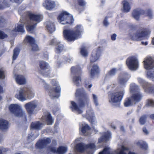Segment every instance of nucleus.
Returning <instances> with one entry per match:
<instances>
[{"label":"nucleus","instance_id":"nucleus-1","mask_svg":"<svg viewBox=\"0 0 154 154\" xmlns=\"http://www.w3.org/2000/svg\"><path fill=\"white\" fill-rule=\"evenodd\" d=\"M75 95L76 97H79L78 106L75 102L71 101H70L71 106L70 107L72 110H76L79 114H80L82 112V111L80 108L84 107L86 104L88 105L89 103L88 97L83 88L77 89L75 93Z\"/></svg>","mask_w":154,"mask_h":154},{"label":"nucleus","instance_id":"nucleus-2","mask_svg":"<svg viewBox=\"0 0 154 154\" xmlns=\"http://www.w3.org/2000/svg\"><path fill=\"white\" fill-rule=\"evenodd\" d=\"M69 27L65 26V29L63 31L64 38L69 42L73 41L80 37L83 31V27L81 25H76L73 29H67Z\"/></svg>","mask_w":154,"mask_h":154},{"label":"nucleus","instance_id":"nucleus-3","mask_svg":"<svg viewBox=\"0 0 154 154\" xmlns=\"http://www.w3.org/2000/svg\"><path fill=\"white\" fill-rule=\"evenodd\" d=\"M58 21L61 24L72 25L73 23L74 19L73 16L66 11H62L57 17Z\"/></svg>","mask_w":154,"mask_h":154},{"label":"nucleus","instance_id":"nucleus-4","mask_svg":"<svg viewBox=\"0 0 154 154\" xmlns=\"http://www.w3.org/2000/svg\"><path fill=\"white\" fill-rule=\"evenodd\" d=\"M34 96V94L31 89L24 87L19 91L18 94L15 95V97L19 100L23 101L26 100V97L29 98Z\"/></svg>","mask_w":154,"mask_h":154},{"label":"nucleus","instance_id":"nucleus-5","mask_svg":"<svg viewBox=\"0 0 154 154\" xmlns=\"http://www.w3.org/2000/svg\"><path fill=\"white\" fill-rule=\"evenodd\" d=\"M132 15L133 17L137 20H139L140 16L141 15L148 16L150 18H152V12L150 9L145 11L140 8H137L133 11Z\"/></svg>","mask_w":154,"mask_h":154},{"label":"nucleus","instance_id":"nucleus-6","mask_svg":"<svg viewBox=\"0 0 154 154\" xmlns=\"http://www.w3.org/2000/svg\"><path fill=\"white\" fill-rule=\"evenodd\" d=\"M10 111L17 117H24L26 122L27 121L26 117L25 114L22 110L20 106L17 104H11L9 107Z\"/></svg>","mask_w":154,"mask_h":154},{"label":"nucleus","instance_id":"nucleus-7","mask_svg":"<svg viewBox=\"0 0 154 154\" xmlns=\"http://www.w3.org/2000/svg\"><path fill=\"white\" fill-rule=\"evenodd\" d=\"M140 32H137L135 34L131 35V38L132 40L139 41L143 40L144 37L149 35L150 31L148 28H142Z\"/></svg>","mask_w":154,"mask_h":154},{"label":"nucleus","instance_id":"nucleus-8","mask_svg":"<svg viewBox=\"0 0 154 154\" xmlns=\"http://www.w3.org/2000/svg\"><path fill=\"white\" fill-rule=\"evenodd\" d=\"M124 93V90L111 93L110 97L112 103L114 104H119L123 97Z\"/></svg>","mask_w":154,"mask_h":154},{"label":"nucleus","instance_id":"nucleus-9","mask_svg":"<svg viewBox=\"0 0 154 154\" xmlns=\"http://www.w3.org/2000/svg\"><path fill=\"white\" fill-rule=\"evenodd\" d=\"M126 64L128 67L131 69L136 70L138 67V62L134 57H128L126 60Z\"/></svg>","mask_w":154,"mask_h":154},{"label":"nucleus","instance_id":"nucleus-10","mask_svg":"<svg viewBox=\"0 0 154 154\" xmlns=\"http://www.w3.org/2000/svg\"><path fill=\"white\" fill-rule=\"evenodd\" d=\"M39 66L41 69L40 72L43 75H48L51 71L48 63L44 61L39 62Z\"/></svg>","mask_w":154,"mask_h":154},{"label":"nucleus","instance_id":"nucleus-11","mask_svg":"<svg viewBox=\"0 0 154 154\" xmlns=\"http://www.w3.org/2000/svg\"><path fill=\"white\" fill-rule=\"evenodd\" d=\"M24 42L25 43H29L31 47V49L33 51H38L39 50L38 45L36 44L35 39L29 35L26 36L25 38Z\"/></svg>","mask_w":154,"mask_h":154},{"label":"nucleus","instance_id":"nucleus-12","mask_svg":"<svg viewBox=\"0 0 154 154\" xmlns=\"http://www.w3.org/2000/svg\"><path fill=\"white\" fill-rule=\"evenodd\" d=\"M101 52V49L100 47H98L97 49L93 51L90 57V65L99 59Z\"/></svg>","mask_w":154,"mask_h":154},{"label":"nucleus","instance_id":"nucleus-13","mask_svg":"<svg viewBox=\"0 0 154 154\" xmlns=\"http://www.w3.org/2000/svg\"><path fill=\"white\" fill-rule=\"evenodd\" d=\"M144 67L147 70H150L154 68V57L149 56L144 59L143 62Z\"/></svg>","mask_w":154,"mask_h":154},{"label":"nucleus","instance_id":"nucleus-14","mask_svg":"<svg viewBox=\"0 0 154 154\" xmlns=\"http://www.w3.org/2000/svg\"><path fill=\"white\" fill-rule=\"evenodd\" d=\"M51 142V139L49 137L46 139L39 140L35 144L36 147L39 149H42L45 147Z\"/></svg>","mask_w":154,"mask_h":154},{"label":"nucleus","instance_id":"nucleus-15","mask_svg":"<svg viewBox=\"0 0 154 154\" xmlns=\"http://www.w3.org/2000/svg\"><path fill=\"white\" fill-rule=\"evenodd\" d=\"M27 16L30 20L36 22L37 24L41 22L43 19L42 15L35 14L30 12H27Z\"/></svg>","mask_w":154,"mask_h":154},{"label":"nucleus","instance_id":"nucleus-16","mask_svg":"<svg viewBox=\"0 0 154 154\" xmlns=\"http://www.w3.org/2000/svg\"><path fill=\"white\" fill-rule=\"evenodd\" d=\"M36 103L34 101H31L26 103L24 105L27 112L30 115L33 113L35 109L37 107Z\"/></svg>","mask_w":154,"mask_h":154},{"label":"nucleus","instance_id":"nucleus-17","mask_svg":"<svg viewBox=\"0 0 154 154\" xmlns=\"http://www.w3.org/2000/svg\"><path fill=\"white\" fill-rule=\"evenodd\" d=\"M51 84L53 86H56V87L51 88L49 90V96H52L51 93L52 92H54L59 94V95L58 96V97L60 95L61 91V88L60 86L58 85V83L54 79H53L52 80Z\"/></svg>","mask_w":154,"mask_h":154},{"label":"nucleus","instance_id":"nucleus-18","mask_svg":"<svg viewBox=\"0 0 154 154\" xmlns=\"http://www.w3.org/2000/svg\"><path fill=\"white\" fill-rule=\"evenodd\" d=\"M142 86L145 91L154 94V85H152L148 82H144L142 84Z\"/></svg>","mask_w":154,"mask_h":154},{"label":"nucleus","instance_id":"nucleus-19","mask_svg":"<svg viewBox=\"0 0 154 154\" xmlns=\"http://www.w3.org/2000/svg\"><path fill=\"white\" fill-rule=\"evenodd\" d=\"M128 80V75L124 73L119 74L118 77V82L121 85H125Z\"/></svg>","mask_w":154,"mask_h":154},{"label":"nucleus","instance_id":"nucleus-20","mask_svg":"<svg viewBox=\"0 0 154 154\" xmlns=\"http://www.w3.org/2000/svg\"><path fill=\"white\" fill-rule=\"evenodd\" d=\"M77 4L81 8L78 7L76 5L74 6L75 8L80 13L85 9L86 2L85 0H77Z\"/></svg>","mask_w":154,"mask_h":154},{"label":"nucleus","instance_id":"nucleus-21","mask_svg":"<svg viewBox=\"0 0 154 154\" xmlns=\"http://www.w3.org/2000/svg\"><path fill=\"white\" fill-rule=\"evenodd\" d=\"M111 138V134L109 131L105 132L102 136L98 139V143L105 142L108 141Z\"/></svg>","mask_w":154,"mask_h":154},{"label":"nucleus","instance_id":"nucleus-22","mask_svg":"<svg viewBox=\"0 0 154 154\" xmlns=\"http://www.w3.org/2000/svg\"><path fill=\"white\" fill-rule=\"evenodd\" d=\"M41 119L42 120H45L47 125H52L54 122V120L51 114L48 113L47 115L43 116Z\"/></svg>","mask_w":154,"mask_h":154},{"label":"nucleus","instance_id":"nucleus-23","mask_svg":"<svg viewBox=\"0 0 154 154\" xmlns=\"http://www.w3.org/2000/svg\"><path fill=\"white\" fill-rule=\"evenodd\" d=\"M100 72L99 67L97 64H94L91 69L90 73L91 77L93 78L96 75L98 74Z\"/></svg>","mask_w":154,"mask_h":154},{"label":"nucleus","instance_id":"nucleus-24","mask_svg":"<svg viewBox=\"0 0 154 154\" xmlns=\"http://www.w3.org/2000/svg\"><path fill=\"white\" fill-rule=\"evenodd\" d=\"M43 6L47 9L50 10H51L55 7V4L53 1L46 0L45 2L43 3Z\"/></svg>","mask_w":154,"mask_h":154},{"label":"nucleus","instance_id":"nucleus-25","mask_svg":"<svg viewBox=\"0 0 154 154\" xmlns=\"http://www.w3.org/2000/svg\"><path fill=\"white\" fill-rule=\"evenodd\" d=\"M142 97V96L141 94L136 93L133 94L131 97L134 104H136L141 100Z\"/></svg>","mask_w":154,"mask_h":154},{"label":"nucleus","instance_id":"nucleus-26","mask_svg":"<svg viewBox=\"0 0 154 154\" xmlns=\"http://www.w3.org/2000/svg\"><path fill=\"white\" fill-rule=\"evenodd\" d=\"M43 124L39 121H37L35 122H32L30 125L31 129L39 130H40Z\"/></svg>","mask_w":154,"mask_h":154},{"label":"nucleus","instance_id":"nucleus-27","mask_svg":"<svg viewBox=\"0 0 154 154\" xmlns=\"http://www.w3.org/2000/svg\"><path fill=\"white\" fill-rule=\"evenodd\" d=\"M15 80L17 83L20 85H24L26 83V79L23 75H17L16 76Z\"/></svg>","mask_w":154,"mask_h":154},{"label":"nucleus","instance_id":"nucleus-28","mask_svg":"<svg viewBox=\"0 0 154 154\" xmlns=\"http://www.w3.org/2000/svg\"><path fill=\"white\" fill-rule=\"evenodd\" d=\"M8 122L4 119H0V129L3 131L7 130L8 128Z\"/></svg>","mask_w":154,"mask_h":154},{"label":"nucleus","instance_id":"nucleus-29","mask_svg":"<svg viewBox=\"0 0 154 154\" xmlns=\"http://www.w3.org/2000/svg\"><path fill=\"white\" fill-rule=\"evenodd\" d=\"M136 144L141 149L146 150L148 146L146 143L143 140H139L136 143Z\"/></svg>","mask_w":154,"mask_h":154},{"label":"nucleus","instance_id":"nucleus-30","mask_svg":"<svg viewBox=\"0 0 154 154\" xmlns=\"http://www.w3.org/2000/svg\"><path fill=\"white\" fill-rule=\"evenodd\" d=\"M122 3L123 5L124 11L125 12H128L130 11L131 7L129 2L126 0H123Z\"/></svg>","mask_w":154,"mask_h":154},{"label":"nucleus","instance_id":"nucleus-31","mask_svg":"<svg viewBox=\"0 0 154 154\" xmlns=\"http://www.w3.org/2000/svg\"><path fill=\"white\" fill-rule=\"evenodd\" d=\"M64 45L59 41L55 46V52L57 53H60L62 52L64 49Z\"/></svg>","mask_w":154,"mask_h":154},{"label":"nucleus","instance_id":"nucleus-32","mask_svg":"<svg viewBox=\"0 0 154 154\" xmlns=\"http://www.w3.org/2000/svg\"><path fill=\"white\" fill-rule=\"evenodd\" d=\"M46 27L50 33L54 32L55 29V25L54 23L50 22H47Z\"/></svg>","mask_w":154,"mask_h":154},{"label":"nucleus","instance_id":"nucleus-33","mask_svg":"<svg viewBox=\"0 0 154 154\" xmlns=\"http://www.w3.org/2000/svg\"><path fill=\"white\" fill-rule=\"evenodd\" d=\"M75 148L78 152H84L86 148L85 145L82 143L77 144L75 146Z\"/></svg>","mask_w":154,"mask_h":154},{"label":"nucleus","instance_id":"nucleus-34","mask_svg":"<svg viewBox=\"0 0 154 154\" xmlns=\"http://www.w3.org/2000/svg\"><path fill=\"white\" fill-rule=\"evenodd\" d=\"M134 104L131 100V97L126 98L125 100L124 103V106L125 107H129L133 105Z\"/></svg>","mask_w":154,"mask_h":154},{"label":"nucleus","instance_id":"nucleus-35","mask_svg":"<svg viewBox=\"0 0 154 154\" xmlns=\"http://www.w3.org/2000/svg\"><path fill=\"white\" fill-rule=\"evenodd\" d=\"M20 51V49L18 47L15 48L13 50V54L12 56V60H15L17 57Z\"/></svg>","mask_w":154,"mask_h":154},{"label":"nucleus","instance_id":"nucleus-36","mask_svg":"<svg viewBox=\"0 0 154 154\" xmlns=\"http://www.w3.org/2000/svg\"><path fill=\"white\" fill-rule=\"evenodd\" d=\"M73 82L77 86H79V82H81V76L80 75L74 76L73 78Z\"/></svg>","mask_w":154,"mask_h":154},{"label":"nucleus","instance_id":"nucleus-37","mask_svg":"<svg viewBox=\"0 0 154 154\" xmlns=\"http://www.w3.org/2000/svg\"><path fill=\"white\" fill-rule=\"evenodd\" d=\"M67 151L66 147L63 146H60L57 149V153L58 154H64Z\"/></svg>","mask_w":154,"mask_h":154},{"label":"nucleus","instance_id":"nucleus-38","mask_svg":"<svg viewBox=\"0 0 154 154\" xmlns=\"http://www.w3.org/2000/svg\"><path fill=\"white\" fill-rule=\"evenodd\" d=\"M14 31L23 33L25 32L24 28V25L22 24H18L17 27L14 29Z\"/></svg>","mask_w":154,"mask_h":154},{"label":"nucleus","instance_id":"nucleus-39","mask_svg":"<svg viewBox=\"0 0 154 154\" xmlns=\"http://www.w3.org/2000/svg\"><path fill=\"white\" fill-rule=\"evenodd\" d=\"M91 129L90 127L88 124H86L82 126L81 131L82 134H85L88 131L90 130Z\"/></svg>","mask_w":154,"mask_h":154},{"label":"nucleus","instance_id":"nucleus-40","mask_svg":"<svg viewBox=\"0 0 154 154\" xmlns=\"http://www.w3.org/2000/svg\"><path fill=\"white\" fill-rule=\"evenodd\" d=\"M37 25V23H35L32 25H28L26 26V29L29 32H33Z\"/></svg>","mask_w":154,"mask_h":154},{"label":"nucleus","instance_id":"nucleus-41","mask_svg":"<svg viewBox=\"0 0 154 154\" xmlns=\"http://www.w3.org/2000/svg\"><path fill=\"white\" fill-rule=\"evenodd\" d=\"M147 116L144 115L141 116L139 119V122L141 125H143L145 124L146 122Z\"/></svg>","mask_w":154,"mask_h":154},{"label":"nucleus","instance_id":"nucleus-42","mask_svg":"<svg viewBox=\"0 0 154 154\" xmlns=\"http://www.w3.org/2000/svg\"><path fill=\"white\" fill-rule=\"evenodd\" d=\"M145 106L146 107H154V101L151 99L147 100L146 101Z\"/></svg>","mask_w":154,"mask_h":154},{"label":"nucleus","instance_id":"nucleus-43","mask_svg":"<svg viewBox=\"0 0 154 154\" xmlns=\"http://www.w3.org/2000/svg\"><path fill=\"white\" fill-rule=\"evenodd\" d=\"M129 150V149L128 147H126L124 146H122L121 150L117 154H126L125 151H128Z\"/></svg>","mask_w":154,"mask_h":154},{"label":"nucleus","instance_id":"nucleus-44","mask_svg":"<svg viewBox=\"0 0 154 154\" xmlns=\"http://www.w3.org/2000/svg\"><path fill=\"white\" fill-rule=\"evenodd\" d=\"M95 116L94 113L91 115H89L87 117V119L91 124H93L94 122Z\"/></svg>","mask_w":154,"mask_h":154},{"label":"nucleus","instance_id":"nucleus-45","mask_svg":"<svg viewBox=\"0 0 154 154\" xmlns=\"http://www.w3.org/2000/svg\"><path fill=\"white\" fill-rule=\"evenodd\" d=\"M138 89V86L134 84L132 85L130 87V91L131 93L136 92Z\"/></svg>","mask_w":154,"mask_h":154},{"label":"nucleus","instance_id":"nucleus-46","mask_svg":"<svg viewBox=\"0 0 154 154\" xmlns=\"http://www.w3.org/2000/svg\"><path fill=\"white\" fill-rule=\"evenodd\" d=\"M59 41H57L56 38H54L50 40L48 42V45H54L55 46L58 43Z\"/></svg>","mask_w":154,"mask_h":154},{"label":"nucleus","instance_id":"nucleus-47","mask_svg":"<svg viewBox=\"0 0 154 154\" xmlns=\"http://www.w3.org/2000/svg\"><path fill=\"white\" fill-rule=\"evenodd\" d=\"M80 53L84 57H87L88 55V53L85 48H82L81 49Z\"/></svg>","mask_w":154,"mask_h":154},{"label":"nucleus","instance_id":"nucleus-48","mask_svg":"<svg viewBox=\"0 0 154 154\" xmlns=\"http://www.w3.org/2000/svg\"><path fill=\"white\" fill-rule=\"evenodd\" d=\"M8 37V35L3 31L0 30V39H3Z\"/></svg>","mask_w":154,"mask_h":154},{"label":"nucleus","instance_id":"nucleus-49","mask_svg":"<svg viewBox=\"0 0 154 154\" xmlns=\"http://www.w3.org/2000/svg\"><path fill=\"white\" fill-rule=\"evenodd\" d=\"M5 78V71L2 68L0 69V79H4Z\"/></svg>","mask_w":154,"mask_h":154},{"label":"nucleus","instance_id":"nucleus-50","mask_svg":"<svg viewBox=\"0 0 154 154\" xmlns=\"http://www.w3.org/2000/svg\"><path fill=\"white\" fill-rule=\"evenodd\" d=\"M96 147L95 145L93 143H90L87 145H85L86 149H93Z\"/></svg>","mask_w":154,"mask_h":154},{"label":"nucleus","instance_id":"nucleus-51","mask_svg":"<svg viewBox=\"0 0 154 154\" xmlns=\"http://www.w3.org/2000/svg\"><path fill=\"white\" fill-rule=\"evenodd\" d=\"M48 150L54 153H57V150L56 149V148L51 146L48 147Z\"/></svg>","mask_w":154,"mask_h":154},{"label":"nucleus","instance_id":"nucleus-52","mask_svg":"<svg viewBox=\"0 0 154 154\" xmlns=\"http://www.w3.org/2000/svg\"><path fill=\"white\" fill-rule=\"evenodd\" d=\"M2 3L4 6H3L2 5H0V10L3 9L5 7H8L9 6V5L8 4V3L5 2V0H4L3 2H2Z\"/></svg>","mask_w":154,"mask_h":154},{"label":"nucleus","instance_id":"nucleus-53","mask_svg":"<svg viewBox=\"0 0 154 154\" xmlns=\"http://www.w3.org/2000/svg\"><path fill=\"white\" fill-rule=\"evenodd\" d=\"M93 98L94 103L96 106L98 105V99L97 96L94 94H92Z\"/></svg>","mask_w":154,"mask_h":154},{"label":"nucleus","instance_id":"nucleus-54","mask_svg":"<svg viewBox=\"0 0 154 154\" xmlns=\"http://www.w3.org/2000/svg\"><path fill=\"white\" fill-rule=\"evenodd\" d=\"M146 75L147 77L149 78H154V71L152 72L150 71H148Z\"/></svg>","mask_w":154,"mask_h":154},{"label":"nucleus","instance_id":"nucleus-55","mask_svg":"<svg viewBox=\"0 0 154 154\" xmlns=\"http://www.w3.org/2000/svg\"><path fill=\"white\" fill-rule=\"evenodd\" d=\"M116 71V69L115 68H113L109 71L108 74L110 75H113L115 74Z\"/></svg>","mask_w":154,"mask_h":154},{"label":"nucleus","instance_id":"nucleus-56","mask_svg":"<svg viewBox=\"0 0 154 154\" xmlns=\"http://www.w3.org/2000/svg\"><path fill=\"white\" fill-rule=\"evenodd\" d=\"M6 23V19L3 16L0 17V25H3Z\"/></svg>","mask_w":154,"mask_h":154},{"label":"nucleus","instance_id":"nucleus-57","mask_svg":"<svg viewBox=\"0 0 154 154\" xmlns=\"http://www.w3.org/2000/svg\"><path fill=\"white\" fill-rule=\"evenodd\" d=\"M142 131L145 135H148L149 134V131L147 129V128L145 127H143L142 128Z\"/></svg>","mask_w":154,"mask_h":154},{"label":"nucleus","instance_id":"nucleus-58","mask_svg":"<svg viewBox=\"0 0 154 154\" xmlns=\"http://www.w3.org/2000/svg\"><path fill=\"white\" fill-rule=\"evenodd\" d=\"M108 18V17L107 16L106 17L103 21V23L104 25L105 26H108L109 24V23L107 20Z\"/></svg>","mask_w":154,"mask_h":154},{"label":"nucleus","instance_id":"nucleus-59","mask_svg":"<svg viewBox=\"0 0 154 154\" xmlns=\"http://www.w3.org/2000/svg\"><path fill=\"white\" fill-rule=\"evenodd\" d=\"M116 34H113L111 36V39L113 41L115 40L116 39Z\"/></svg>","mask_w":154,"mask_h":154},{"label":"nucleus","instance_id":"nucleus-60","mask_svg":"<svg viewBox=\"0 0 154 154\" xmlns=\"http://www.w3.org/2000/svg\"><path fill=\"white\" fill-rule=\"evenodd\" d=\"M87 85H88V84L87 83H85V88H91V87H92V86L91 84H90V85H89L87 87Z\"/></svg>","mask_w":154,"mask_h":154},{"label":"nucleus","instance_id":"nucleus-61","mask_svg":"<svg viewBox=\"0 0 154 154\" xmlns=\"http://www.w3.org/2000/svg\"><path fill=\"white\" fill-rule=\"evenodd\" d=\"M149 117L151 119L154 120V114H151L149 115Z\"/></svg>","mask_w":154,"mask_h":154},{"label":"nucleus","instance_id":"nucleus-62","mask_svg":"<svg viewBox=\"0 0 154 154\" xmlns=\"http://www.w3.org/2000/svg\"><path fill=\"white\" fill-rule=\"evenodd\" d=\"M45 88L46 90H48L49 88V85L48 84H45Z\"/></svg>","mask_w":154,"mask_h":154},{"label":"nucleus","instance_id":"nucleus-63","mask_svg":"<svg viewBox=\"0 0 154 154\" xmlns=\"http://www.w3.org/2000/svg\"><path fill=\"white\" fill-rule=\"evenodd\" d=\"M52 144L54 145H56V141L55 140H53L52 141Z\"/></svg>","mask_w":154,"mask_h":154},{"label":"nucleus","instance_id":"nucleus-64","mask_svg":"<svg viewBox=\"0 0 154 154\" xmlns=\"http://www.w3.org/2000/svg\"><path fill=\"white\" fill-rule=\"evenodd\" d=\"M141 44L143 45H146L148 44V42H142Z\"/></svg>","mask_w":154,"mask_h":154}]
</instances>
